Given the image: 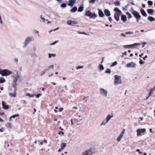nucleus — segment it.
Masks as SVG:
<instances>
[{
    "label": "nucleus",
    "instance_id": "nucleus-1",
    "mask_svg": "<svg viewBox=\"0 0 155 155\" xmlns=\"http://www.w3.org/2000/svg\"><path fill=\"white\" fill-rule=\"evenodd\" d=\"M114 11L115 13L114 15V17L115 19L117 21H118L120 20V16L122 14V12L118 8H114Z\"/></svg>",
    "mask_w": 155,
    "mask_h": 155
},
{
    "label": "nucleus",
    "instance_id": "nucleus-2",
    "mask_svg": "<svg viewBox=\"0 0 155 155\" xmlns=\"http://www.w3.org/2000/svg\"><path fill=\"white\" fill-rule=\"evenodd\" d=\"M33 37L32 36L27 37L25 40L22 47L24 48L26 47L29 42L33 41Z\"/></svg>",
    "mask_w": 155,
    "mask_h": 155
},
{
    "label": "nucleus",
    "instance_id": "nucleus-3",
    "mask_svg": "<svg viewBox=\"0 0 155 155\" xmlns=\"http://www.w3.org/2000/svg\"><path fill=\"white\" fill-rule=\"evenodd\" d=\"M85 15L89 17L90 18L93 19H95L98 16L97 14L95 13H92L90 10H88L86 12Z\"/></svg>",
    "mask_w": 155,
    "mask_h": 155
},
{
    "label": "nucleus",
    "instance_id": "nucleus-4",
    "mask_svg": "<svg viewBox=\"0 0 155 155\" xmlns=\"http://www.w3.org/2000/svg\"><path fill=\"white\" fill-rule=\"evenodd\" d=\"M114 77V85L122 84V82L121 79V77L117 75H115Z\"/></svg>",
    "mask_w": 155,
    "mask_h": 155
},
{
    "label": "nucleus",
    "instance_id": "nucleus-5",
    "mask_svg": "<svg viewBox=\"0 0 155 155\" xmlns=\"http://www.w3.org/2000/svg\"><path fill=\"white\" fill-rule=\"evenodd\" d=\"M20 77L19 75L18 74L13 76V79L12 81V85L14 87H15L17 85V82L20 78Z\"/></svg>",
    "mask_w": 155,
    "mask_h": 155
},
{
    "label": "nucleus",
    "instance_id": "nucleus-6",
    "mask_svg": "<svg viewBox=\"0 0 155 155\" xmlns=\"http://www.w3.org/2000/svg\"><path fill=\"white\" fill-rule=\"evenodd\" d=\"M12 74V72L7 69L2 70L1 74L2 76L9 75Z\"/></svg>",
    "mask_w": 155,
    "mask_h": 155
},
{
    "label": "nucleus",
    "instance_id": "nucleus-7",
    "mask_svg": "<svg viewBox=\"0 0 155 155\" xmlns=\"http://www.w3.org/2000/svg\"><path fill=\"white\" fill-rule=\"evenodd\" d=\"M132 13L136 18L137 21V22H138L140 20L141 17L139 13L133 10L132 12Z\"/></svg>",
    "mask_w": 155,
    "mask_h": 155
},
{
    "label": "nucleus",
    "instance_id": "nucleus-8",
    "mask_svg": "<svg viewBox=\"0 0 155 155\" xmlns=\"http://www.w3.org/2000/svg\"><path fill=\"white\" fill-rule=\"evenodd\" d=\"M94 153L93 149H89L83 152L81 155H91Z\"/></svg>",
    "mask_w": 155,
    "mask_h": 155
},
{
    "label": "nucleus",
    "instance_id": "nucleus-9",
    "mask_svg": "<svg viewBox=\"0 0 155 155\" xmlns=\"http://www.w3.org/2000/svg\"><path fill=\"white\" fill-rule=\"evenodd\" d=\"M100 93L103 96L107 97V96L108 91L107 90L103 88L100 89Z\"/></svg>",
    "mask_w": 155,
    "mask_h": 155
},
{
    "label": "nucleus",
    "instance_id": "nucleus-10",
    "mask_svg": "<svg viewBox=\"0 0 155 155\" xmlns=\"http://www.w3.org/2000/svg\"><path fill=\"white\" fill-rule=\"evenodd\" d=\"M146 129L145 128H140L137 130V136H140L141 134H143L145 132Z\"/></svg>",
    "mask_w": 155,
    "mask_h": 155
},
{
    "label": "nucleus",
    "instance_id": "nucleus-11",
    "mask_svg": "<svg viewBox=\"0 0 155 155\" xmlns=\"http://www.w3.org/2000/svg\"><path fill=\"white\" fill-rule=\"evenodd\" d=\"M67 23L68 25L74 26L75 25L78 24V22L75 21L68 20L67 22Z\"/></svg>",
    "mask_w": 155,
    "mask_h": 155
},
{
    "label": "nucleus",
    "instance_id": "nucleus-12",
    "mask_svg": "<svg viewBox=\"0 0 155 155\" xmlns=\"http://www.w3.org/2000/svg\"><path fill=\"white\" fill-rule=\"evenodd\" d=\"M136 64L135 62H131L126 65L125 67L127 68L132 67L135 68L136 67Z\"/></svg>",
    "mask_w": 155,
    "mask_h": 155
},
{
    "label": "nucleus",
    "instance_id": "nucleus-13",
    "mask_svg": "<svg viewBox=\"0 0 155 155\" xmlns=\"http://www.w3.org/2000/svg\"><path fill=\"white\" fill-rule=\"evenodd\" d=\"M125 130L124 129H123L122 131L120 134V135L118 137L117 139V141L118 142H119L120 141L121 139L122 138L123 135L124 134V132L125 131Z\"/></svg>",
    "mask_w": 155,
    "mask_h": 155
},
{
    "label": "nucleus",
    "instance_id": "nucleus-14",
    "mask_svg": "<svg viewBox=\"0 0 155 155\" xmlns=\"http://www.w3.org/2000/svg\"><path fill=\"white\" fill-rule=\"evenodd\" d=\"M76 2V0H69L68 1V5L71 7H73Z\"/></svg>",
    "mask_w": 155,
    "mask_h": 155
},
{
    "label": "nucleus",
    "instance_id": "nucleus-15",
    "mask_svg": "<svg viewBox=\"0 0 155 155\" xmlns=\"http://www.w3.org/2000/svg\"><path fill=\"white\" fill-rule=\"evenodd\" d=\"M104 13L105 15L107 16H109L111 15L110 12L107 9H105L104 10Z\"/></svg>",
    "mask_w": 155,
    "mask_h": 155
},
{
    "label": "nucleus",
    "instance_id": "nucleus-16",
    "mask_svg": "<svg viewBox=\"0 0 155 155\" xmlns=\"http://www.w3.org/2000/svg\"><path fill=\"white\" fill-rule=\"evenodd\" d=\"M147 12L149 14L153 15L154 14V11L153 9H149L147 10Z\"/></svg>",
    "mask_w": 155,
    "mask_h": 155
},
{
    "label": "nucleus",
    "instance_id": "nucleus-17",
    "mask_svg": "<svg viewBox=\"0 0 155 155\" xmlns=\"http://www.w3.org/2000/svg\"><path fill=\"white\" fill-rule=\"evenodd\" d=\"M121 19L124 22H125L127 20V18L126 16L124 15H122L121 16Z\"/></svg>",
    "mask_w": 155,
    "mask_h": 155
},
{
    "label": "nucleus",
    "instance_id": "nucleus-18",
    "mask_svg": "<svg viewBox=\"0 0 155 155\" xmlns=\"http://www.w3.org/2000/svg\"><path fill=\"white\" fill-rule=\"evenodd\" d=\"M140 11L142 15L144 17H147V14L146 12L144 11L143 9H141L140 10Z\"/></svg>",
    "mask_w": 155,
    "mask_h": 155
},
{
    "label": "nucleus",
    "instance_id": "nucleus-19",
    "mask_svg": "<svg viewBox=\"0 0 155 155\" xmlns=\"http://www.w3.org/2000/svg\"><path fill=\"white\" fill-rule=\"evenodd\" d=\"M99 15L100 17L101 18L103 17L104 16V14L103 13V12L101 10H100L98 12Z\"/></svg>",
    "mask_w": 155,
    "mask_h": 155
},
{
    "label": "nucleus",
    "instance_id": "nucleus-20",
    "mask_svg": "<svg viewBox=\"0 0 155 155\" xmlns=\"http://www.w3.org/2000/svg\"><path fill=\"white\" fill-rule=\"evenodd\" d=\"M113 115L112 114H111V115H108L105 119L108 122L109 121L110 119L113 117Z\"/></svg>",
    "mask_w": 155,
    "mask_h": 155
},
{
    "label": "nucleus",
    "instance_id": "nucleus-21",
    "mask_svg": "<svg viewBox=\"0 0 155 155\" xmlns=\"http://www.w3.org/2000/svg\"><path fill=\"white\" fill-rule=\"evenodd\" d=\"M57 109H58V111L61 112L63 110V108L62 107H61L59 109L58 107H55V109L54 110V111L56 113L58 112V111L57 110Z\"/></svg>",
    "mask_w": 155,
    "mask_h": 155
},
{
    "label": "nucleus",
    "instance_id": "nucleus-22",
    "mask_svg": "<svg viewBox=\"0 0 155 155\" xmlns=\"http://www.w3.org/2000/svg\"><path fill=\"white\" fill-rule=\"evenodd\" d=\"M147 19L151 22L155 20V18L152 16H149L147 18Z\"/></svg>",
    "mask_w": 155,
    "mask_h": 155
},
{
    "label": "nucleus",
    "instance_id": "nucleus-23",
    "mask_svg": "<svg viewBox=\"0 0 155 155\" xmlns=\"http://www.w3.org/2000/svg\"><path fill=\"white\" fill-rule=\"evenodd\" d=\"M19 116V115L18 114H16L14 115H12L11 117H10L9 118V120L10 121H12V118H14L16 117H18Z\"/></svg>",
    "mask_w": 155,
    "mask_h": 155
},
{
    "label": "nucleus",
    "instance_id": "nucleus-24",
    "mask_svg": "<svg viewBox=\"0 0 155 155\" xmlns=\"http://www.w3.org/2000/svg\"><path fill=\"white\" fill-rule=\"evenodd\" d=\"M140 44L139 43H135L134 44L131 45L132 46V48H134L136 46H140Z\"/></svg>",
    "mask_w": 155,
    "mask_h": 155
},
{
    "label": "nucleus",
    "instance_id": "nucleus-25",
    "mask_svg": "<svg viewBox=\"0 0 155 155\" xmlns=\"http://www.w3.org/2000/svg\"><path fill=\"white\" fill-rule=\"evenodd\" d=\"M77 8L75 6L70 10V11L72 12H74L77 11Z\"/></svg>",
    "mask_w": 155,
    "mask_h": 155
},
{
    "label": "nucleus",
    "instance_id": "nucleus-26",
    "mask_svg": "<svg viewBox=\"0 0 155 155\" xmlns=\"http://www.w3.org/2000/svg\"><path fill=\"white\" fill-rule=\"evenodd\" d=\"M40 18L42 21L43 22H45L46 21H48L47 19H46L45 18L42 17L41 15H40Z\"/></svg>",
    "mask_w": 155,
    "mask_h": 155
},
{
    "label": "nucleus",
    "instance_id": "nucleus-27",
    "mask_svg": "<svg viewBox=\"0 0 155 155\" xmlns=\"http://www.w3.org/2000/svg\"><path fill=\"white\" fill-rule=\"evenodd\" d=\"M34 94H32L31 95L29 93H25V96H28L29 97H32L34 96Z\"/></svg>",
    "mask_w": 155,
    "mask_h": 155
},
{
    "label": "nucleus",
    "instance_id": "nucleus-28",
    "mask_svg": "<svg viewBox=\"0 0 155 155\" xmlns=\"http://www.w3.org/2000/svg\"><path fill=\"white\" fill-rule=\"evenodd\" d=\"M5 81V79L3 78L0 77V83H3Z\"/></svg>",
    "mask_w": 155,
    "mask_h": 155
},
{
    "label": "nucleus",
    "instance_id": "nucleus-29",
    "mask_svg": "<svg viewBox=\"0 0 155 155\" xmlns=\"http://www.w3.org/2000/svg\"><path fill=\"white\" fill-rule=\"evenodd\" d=\"M73 121L74 122H79L81 120H82V119L78 120V119L74 118L73 119Z\"/></svg>",
    "mask_w": 155,
    "mask_h": 155
},
{
    "label": "nucleus",
    "instance_id": "nucleus-30",
    "mask_svg": "<svg viewBox=\"0 0 155 155\" xmlns=\"http://www.w3.org/2000/svg\"><path fill=\"white\" fill-rule=\"evenodd\" d=\"M98 67L101 71H103L104 70V67L102 64H100L98 66Z\"/></svg>",
    "mask_w": 155,
    "mask_h": 155
},
{
    "label": "nucleus",
    "instance_id": "nucleus-31",
    "mask_svg": "<svg viewBox=\"0 0 155 155\" xmlns=\"http://www.w3.org/2000/svg\"><path fill=\"white\" fill-rule=\"evenodd\" d=\"M48 58H50L51 57H54L55 56V54H50L49 53L48 54Z\"/></svg>",
    "mask_w": 155,
    "mask_h": 155
},
{
    "label": "nucleus",
    "instance_id": "nucleus-32",
    "mask_svg": "<svg viewBox=\"0 0 155 155\" xmlns=\"http://www.w3.org/2000/svg\"><path fill=\"white\" fill-rule=\"evenodd\" d=\"M9 95L11 97H15L16 96L15 92L14 93H9Z\"/></svg>",
    "mask_w": 155,
    "mask_h": 155
},
{
    "label": "nucleus",
    "instance_id": "nucleus-33",
    "mask_svg": "<svg viewBox=\"0 0 155 155\" xmlns=\"http://www.w3.org/2000/svg\"><path fill=\"white\" fill-rule=\"evenodd\" d=\"M108 122L106 120V119L104 120L103 122L101 124V125L102 126L103 125H105Z\"/></svg>",
    "mask_w": 155,
    "mask_h": 155
},
{
    "label": "nucleus",
    "instance_id": "nucleus-34",
    "mask_svg": "<svg viewBox=\"0 0 155 155\" xmlns=\"http://www.w3.org/2000/svg\"><path fill=\"white\" fill-rule=\"evenodd\" d=\"M65 143H62L61 144V149H63L66 147Z\"/></svg>",
    "mask_w": 155,
    "mask_h": 155
},
{
    "label": "nucleus",
    "instance_id": "nucleus-35",
    "mask_svg": "<svg viewBox=\"0 0 155 155\" xmlns=\"http://www.w3.org/2000/svg\"><path fill=\"white\" fill-rule=\"evenodd\" d=\"M123 47L124 48H132L131 45H124Z\"/></svg>",
    "mask_w": 155,
    "mask_h": 155
},
{
    "label": "nucleus",
    "instance_id": "nucleus-36",
    "mask_svg": "<svg viewBox=\"0 0 155 155\" xmlns=\"http://www.w3.org/2000/svg\"><path fill=\"white\" fill-rule=\"evenodd\" d=\"M84 7L82 6H80L79 7L78 11L79 12H82L83 10Z\"/></svg>",
    "mask_w": 155,
    "mask_h": 155
},
{
    "label": "nucleus",
    "instance_id": "nucleus-37",
    "mask_svg": "<svg viewBox=\"0 0 155 155\" xmlns=\"http://www.w3.org/2000/svg\"><path fill=\"white\" fill-rule=\"evenodd\" d=\"M126 15L128 16V19H130L132 17V16L131 14L129 12H127Z\"/></svg>",
    "mask_w": 155,
    "mask_h": 155
},
{
    "label": "nucleus",
    "instance_id": "nucleus-38",
    "mask_svg": "<svg viewBox=\"0 0 155 155\" xmlns=\"http://www.w3.org/2000/svg\"><path fill=\"white\" fill-rule=\"evenodd\" d=\"M105 72L106 73L110 74L111 73V70L110 69L107 68Z\"/></svg>",
    "mask_w": 155,
    "mask_h": 155
},
{
    "label": "nucleus",
    "instance_id": "nucleus-39",
    "mask_svg": "<svg viewBox=\"0 0 155 155\" xmlns=\"http://www.w3.org/2000/svg\"><path fill=\"white\" fill-rule=\"evenodd\" d=\"M115 5L116 6H120V2L118 1H117L115 3Z\"/></svg>",
    "mask_w": 155,
    "mask_h": 155
},
{
    "label": "nucleus",
    "instance_id": "nucleus-40",
    "mask_svg": "<svg viewBox=\"0 0 155 155\" xmlns=\"http://www.w3.org/2000/svg\"><path fill=\"white\" fill-rule=\"evenodd\" d=\"M147 3L149 5H153V2L151 1H148Z\"/></svg>",
    "mask_w": 155,
    "mask_h": 155
},
{
    "label": "nucleus",
    "instance_id": "nucleus-41",
    "mask_svg": "<svg viewBox=\"0 0 155 155\" xmlns=\"http://www.w3.org/2000/svg\"><path fill=\"white\" fill-rule=\"evenodd\" d=\"M154 91L152 89L150 90V92L149 93V96H151L152 94L153 93V91Z\"/></svg>",
    "mask_w": 155,
    "mask_h": 155
},
{
    "label": "nucleus",
    "instance_id": "nucleus-42",
    "mask_svg": "<svg viewBox=\"0 0 155 155\" xmlns=\"http://www.w3.org/2000/svg\"><path fill=\"white\" fill-rule=\"evenodd\" d=\"M33 32L35 34H37V35L38 36H39V32L37 30H34V31Z\"/></svg>",
    "mask_w": 155,
    "mask_h": 155
},
{
    "label": "nucleus",
    "instance_id": "nucleus-43",
    "mask_svg": "<svg viewBox=\"0 0 155 155\" xmlns=\"http://www.w3.org/2000/svg\"><path fill=\"white\" fill-rule=\"evenodd\" d=\"M117 64V62L116 61L114 62L111 65V67H113Z\"/></svg>",
    "mask_w": 155,
    "mask_h": 155
},
{
    "label": "nucleus",
    "instance_id": "nucleus-44",
    "mask_svg": "<svg viewBox=\"0 0 155 155\" xmlns=\"http://www.w3.org/2000/svg\"><path fill=\"white\" fill-rule=\"evenodd\" d=\"M96 0H89V2L90 3H94Z\"/></svg>",
    "mask_w": 155,
    "mask_h": 155
},
{
    "label": "nucleus",
    "instance_id": "nucleus-45",
    "mask_svg": "<svg viewBox=\"0 0 155 155\" xmlns=\"http://www.w3.org/2000/svg\"><path fill=\"white\" fill-rule=\"evenodd\" d=\"M59 28L58 27L57 28H56V29H53V30H51L49 31V33H50L52 31H56V30H58V29Z\"/></svg>",
    "mask_w": 155,
    "mask_h": 155
},
{
    "label": "nucleus",
    "instance_id": "nucleus-46",
    "mask_svg": "<svg viewBox=\"0 0 155 155\" xmlns=\"http://www.w3.org/2000/svg\"><path fill=\"white\" fill-rule=\"evenodd\" d=\"M46 72L44 70H43L42 71H41V76H42L44 75L45 73Z\"/></svg>",
    "mask_w": 155,
    "mask_h": 155
},
{
    "label": "nucleus",
    "instance_id": "nucleus-47",
    "mask_svg": "<svg viewBox=\"0 0 155 155\" xmlns=\"http://www.w3.org/2000/svg\"><path fill=\"white\" fill-rule=\"evenodd\" d=\"M49 69L51 68L53 69L54 68V65H50L47 67Z\"/></svg>",
    "mask_w": 155,
    "mask_h": 155
},
{
    "label": "nucleus",
    "instance_id": "nucleus-48",
    "mask_svg": "<svg viewBox=\"0 0 155 155\" xmlns=\"http://www.w3.org/2000/svg\"><path fill=\"white\" fill-rule=\"evenodd\" d=\"M84 67V66H78L76 67V69H77V70H78V69H81V68H83Z\"/></svg>",
    "mask_w": 155,
    "mask_h": 155
},
{
    "label": "nucleus",
    "instance_id": "nucleus-49",
    "mask_svg": "<svg viewBox=\"0 0 155 155\" xmlns=\"http://www.w3.org/2000/svg\"><path fill=\"white\" fill-rule=\"evenodd\" d=\"M66 4H65L64 3H63V4H61V8H64V7H66Z\"/></svg>",
    "mask_w": 155,
    "mask_h": 155
},
{
    "label": "nucleus",
    "instance_id": "nucleus-50",
    "mask_svg": "<svg viewBox=\"0 0 155 155\" xmlns=\"http://www.w3.org/2000/svg\"><path fill=\"white\" fill-rule=\"evenodd\" d=\"M144 63V62L141 59H140V64H143Z\"/></svg>",
    "mask_w": 155,
    "mask_h": 155
},
{
    "label": "nucleus",
    "instance_id": "nucleus-51",
    "mask_svg": "<svg viewBox=\"0 0 155 155\" xmlns=\"http://www.w3.org/2000/svg\"><path fill=\"white\" fill-rule=\"evenodd\" d=\"M2 107H8V106L7 105H6L5 104V103L4 102L2 101Z\"/></svg>",
    "mask_w": 155,
    "mask_h": 155
},
{
    "label": "nucleus",
    "instance_id": "nucleus-52",
    "mask_svg": "<svg viewBox=\"0 0 155 155\" xmlns=\"http://www.w3.org/2000/svg\"><path fill=\"white\" fill-rule=\"evenodd\" d=\"M58 42V41H55L54 42L51 43L50 44L51 45H53L56 44V43H57Z\"/></svg>",
    "mask_w": 155,
    "mask_h": 155
},
{
    "label": "nucleus",
    "instance_id": "nucleus-53",
    "mask_svg": "<svg viewBox=\"0 0 155 155\" xmlns=\"http://www.w3.org/2000/svg\"><path fill=\"white\" fill-rule=\"evenodd\" d=\"M58 42V41H55L54 42L51 43L50 44L51 45H53L56 44V43H57Z\"/></svg>",
    "mask_w": 155,
    "mask_h": 155
},
{
    "label": "nucleus",
    "instance_id": "nucleus-54",
    "mask_svg": "<svg viewBox=\"0 0 155 155\" xmlns=\"http://www.w3.org/2000/svg\"><path fill=\"white\" fill-rule=\"evenodd\" d=\"M133 33V32H131V31L127 32H126L125 33V34H132Z\"/></svg>",
    "mask_w": 155,
    "mask_h": 155
},
{
    "label": "nucleus",
    "instance_id": "nucleus-55",
    "mask_svg": "<svg viewBox=\"0 0 155 155\" xmlns=\"http://www.w3.org/2000/svg\"><path fill=\"white\" fill-rule=\"evenodd\" d=\"M64 134V133L62 131H60L58 133V134L59 135H60L61 134H62V135H63V134Z\"/></svg>",
    "mask_w": 155,
    "mask_h": 155
},
{
    "label": "nucleus",
    "instance_id": "nucleus-56",
    "mask_svg": "<svg viewBox=\"0 0 155 155\" xmlns=\"http://www.w3.org/2000/svg\"><path fill=\"white\" fill-rule=\"evenodd\" d=\"M14 61L15 62H17L18 61V59L17 58H15L13 59Z\"/></svg>",
    "mask_w": 155,
    "mask_h": 155
},
{
    "label": "nucleus",
    "instance_id": "nucleus-57",
    "mask_svg": "<svg viewBox=\"0 0 155 155\" xmlns=\"http://www.w3.org/2000/svg\"><path fill=\"white\" fill-rule=\"evenodd\" d=\"M79 34H85V35H88L87 33H86L85 32H79Z\"/></svg>",
    "mask_w": 155,
    "mask_h": 155
},
{
    "label": "nucleus",
    "instance_id": "nucleus-58",
    "mask_svg": "<svg viewBox=\"0 0 155 155\" xmlns=\"http://www.w3.org/2000/svg\"><path fill=\"white\" fill-rule=\"evenodd\" d=\"M108 19L110 22H111L112 21V19L111 17H109L108 18Z\"/></svg>",
    "mask_w": 155,
    "mask_h": 155
},
{
    "label": "nucleus",
    "instance_id": "nucleus-59",
    "mask_svg": "<svg viewBox=\"0 0 155 155\" xmlns=\"http://www.w3.org/2000/svg\"><path fill=\"white\" fill-rule=\"evenodd\" d=\"M121 36H123L124 37H126V35H125V34L123 33H122L121 34Z\"/></svg>",
    "mask_w": 155,
    "mask_h": 155
},
{
    "label": "nucleus",
    "instance_id": "nucleus-60",
    "mask_svg": "<svg viewBox=\"0 0 155 155\" xmlns=\"http://www.w3.org/2000/svg\"><path fill=\"white\" fill-rule=\"evenodd\" d=\"M49 70V68H48V67H47V68L46 69H44V70L46 72L47 71H48Z\"/></svg>",
    "mask_w": 155,
    "mask_h": 155
},
{
    "label": "nucleus",
    "instance_id": "nucleus-61",
    "mask_svg": "<svg viewBox=\"0 0 155 155\" xmlns=\"http://www.w3.org/2000/svg\"><path fill=\"white\" fill-rule=\"evenodd\" d=\"M148 56L147 55H146L143 58V59L144 60H146V59L147 58Z\"/></svg>",
    "mask_w": 155,
    "mask_h": 155
},
{
    "label": "nucleus",
    "instance_id": "nucleus-62",
    "mask_svg": "<svg viewBox=\"0 0 155 155\" xmlns=\"http://www.w3.org/2000/svg\"><path fill=\"white\" fill-rule=\"evenodd\" d=\"M149 130L151 133H153V131H152V130L151 128H150Z\"/></svg>",
    "mask_w": 155,
    "mask_h": 155
},
{
    "label": "nucleus",
    "instance_id": "nucleus-63",
    "mask_svg": "<svg viewBox=\"0 0 155 155\" xmlns=\"http://www.w3.org/2000/svg\"><path fill=\"white\" fill-rule=\"evenodd\" d=\"M142 6L143 8H145L146 5L144 4H142Z\"/></svg>",
    "mask_w": 155,
    "mask_h": 155
},
{
    "label": "nucleus",
    "instance_id": "nucleus-64",
    "mask_svg": "<svg viewBox=\"0 0 155 155\" xmlns=\"http://www.w3.org/2000/svg\"><path fill=\"white\" fill-rule=\"evenodd\" d=\"M40 95H41L40 94H37V95H36V98L39 97L40 96Z\"/></svg>",
    "mask_w": 155,
    "mask_h": 155
}]
</instances>
